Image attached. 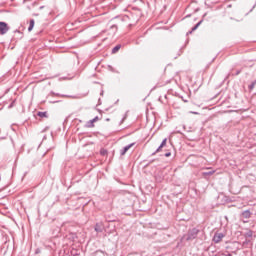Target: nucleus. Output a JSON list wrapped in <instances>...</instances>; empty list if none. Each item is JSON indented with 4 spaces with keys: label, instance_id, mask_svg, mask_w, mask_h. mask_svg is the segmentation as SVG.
Returning a JSON list of instances; mask_svg holds the SVG:
<instances>
[{
    "label": "nucleus",
    "instance_id": "obj_5",
    "mask_svg": "<svg viewBox=\"0 0 256 256\" xmlns=\"http://www.w3.org/2000/svg\"><path fill=\"white\" fill-rule=\"evenodd\" d=\"M242 217L244 219H250L251 218V211L245 210L244 212H242Z\"/></svg>",
    "mask_w": 256,
    "mask_h": 256
},
{
    "label": "nucleus",
    "instance_id": "obj_4",
    "mask_svg": "<svg viewBox=\"0 0 256 256\" xmlns=\"http://www.w3.org/2000/svg\"><path fill=\"white\" fill-rule=\"evenodd\" d=\"M135 145V143H131L127 146H125L121 151H120V155H125V153H127V151H129L131 149V147H133Z\"/></svg>",
    "mask_w": 256,
    "mask_h": 256
},
{
    "label": "nucleus",
    "instance_id": "obj_8",
    "mask_svg": "<svg viewBox=\"0 0 256 256\" xmlns=\"http://www.w3.org/2000/svg\"><path fill=\"white\" fill-rule=\"evenodd\" d=\"M119 49H121V45H117L112 49V53H117L119 51Z\"/></svg>",
    "mask_w": 256,
    "mask_h": 256
},
{
    "label": "nucleus",
    "instance_id": "obj_20",
    "mask_svg": "<svg viewBox=\"0 0 256 256\" xmlns=\"http://www.w3.org/2000/svg\"><path fill=\"white\" fill-rule=\"evenodd\" d=\"M52 94H53V95H57V96H59V94H55V93H53V92H52Z\"/></svg>",
    "mask_w": 256,
    "mask_h": 256
},
{
    "label": "nucleus",
    "instance_id": "obj_6",
    "mask_svg": "<svg viewBox=\"0 0 256 256\" xmlns=\"http://www.w3.org/2000/svg\"><path fill=\"white\" fill-rule=\"evenodd\" d=\"M35 27V20H30V24H29V27H28V31L31 32L33 31V28Z\"/></svg>",
    "mask_w": 256,
    "mask_h": 256
},
{
    "label": "nucleus",
    "instance_id": "obj_2",
    "mask_svg": "<svg viewBox=\"0 0 256 256\" xmlns=\"http://www.w3.org/2000/svg\"><path fill=\"white\" fill-rule=\"evenodd\" d=\"M225 237V234L216 232L213 237L214 243H221L223 241V238Z\"/></svg>",
    "mask_w": 256,
    "mask_h": 256
},
{
    "label": "nucleus",
    "instance_id": "obj_16",
    "mask_svg": "<svg viewBox=\"0 0 256 256\" xmlns=\"http://www.w3.org/2000/svg\"><path fill=\"white\" fill-rule=\"evenodd\" d=\"M165 157H171V152H167V153L165 154Z\"/></svg>",
    "mask_w": 256,
    "mask_h": 256
},
{
    "label": "nucleus",
    "instance_id": "obj_12",
    "mask_svg": "<svg viewBox=\"0 0 256 256\" xmlns=\"http://www.w3.org/2000/svg\"><path fill=\"white\" fill-rule=\"evenodd\" d=\"M199 25H201V21L198 22V23L192 28V31H197V29L199 28Z\"/></svg>",
    "mask_w": 256,
    "mask_h": 256
},
{
    "label": "nucleus",
    "instance_id": "obj_13",
    "mask_svg": "<svg viewBox=\"0 0 256 256\" xmlns=\"http://www.w3.org/2000/svg\"><path fill=\"white\" fill-rule=\"evenodd\" d=\"M100 154H101L103 157H105V155H107V150L101 149V150H100Z\"/></svg>",
    "mask_w": 256,
    "mask_h": 256
},
{
    "label": "nucleus",
    "instance_id": "obj_15",
    "mask_svg": "<svg viewBox=\"0 0 256 256\" xmlns=\"http://www.w3.org/2000/svg\"><path fill=\"white\" fill-rule=\"evenodd\" d=\"M218 256H233V255H231V254H225V253H220Z\"/></svg>",
    "mask_w": 256,
    "mask_h": 256
},
{
    "label": "nucleus",
    "instance_id": "obj_10",
    "mask_svg": "<svg viewBox=\"0 0 256 256\" xmlns=\"http://www.w3.org/2000/svg\"><path fill=\"white\" fill-rule=\"evenodd\" d=\"M37 115L38 117H41V118L47 117V112H38Z\"/></svg>",
    "mask_w": 256,
    "mask_h": 256
},
{
    "label": "nucleus",
    "instance_id": "obj_14",
    "mask_svg": "<svg viewBox=\"0 0 256 256\" xmlns=\"http://www.w3.org/2000/svg\"><path fill=\"white\" fill-rule=\"evenodd\" d=\"M194 232V236H189L188 239H195V237L197 236V230H193Z\"/></svg>",
    "mask_w": 256,
    "mask_h": 256
},
{
    "label": "nucleus",
    "instance_id": "obj_11",
    "mask_svg": "<svg viewBox=\"0 0 256 256\" xmlns=\"http://www.w3.org/2000/svg\"><path fill=\"white\" fill-rule=\"evenodd\" d=\"M256 81L252 82L249 86L250 91H253L255 89Z\"/></svg>",
    "mask_w": 256,
    "mask_h": 256
},
{
    "label": "nucleus",
    "instance_id": "obj_18",
    "mask_svg": "<svg viewBox=\"0 0 256 256\" xmlns=\"http://www.w3.org/2000/svg\"><path fill=\"white\" fill-rule=\"evenodd\" d=\"M36 253H41V250L37 249V250H36Z\"/></svg>",
    "mask_w": 256,
    "mask_h": 256
},
{
    "label": "nucleus",
    "instance_id": "obj_7",
    "mask_svg": "<svg viewBox=\"0 0 256 256\" xmlns=\"http://www.w3.org/2000/svg\"><path fill=\"white\" fill-rule=\"evenodd\" d=\"M95 232L96 233H102L103 232V227H101V225H99V224H96Z\"/></svg>",
    "mask_w": 256,
    "mask_h": 256
},
{
    "label": "nucleus",
    "instance_id": "obj_17",
    "mask_svg": "<svg viewBox=\"0 0 256 256\" xmlns=\"http://www.w3.org/2000/svg\"><path fill=\"white\" fill-rule=\"evenodd\" d=\"M239 73H241V70H238V71L236 72V75H239Z\"/></svg>",
    "mask_w": 256,
    "mask_h": 256
},
{
    "label": "nucleus",
    "instance_id": "obj_9",
    "mask_svg": "<svg viewBox=\"0 0 256 256\" xmlns=\"http://www.w3.org/2000/svg\"><path fill=\"white\" fill-rule=\"evenodd\" d=\"M214 174H215V170L209 171V172H203L204 176H211V175H214Z\"/></svg>",
    "mask_w": 256,
    "mask_h": 256
},
{
    "label": "nucleus",
    "instance_id": "obj_3",
    "mask_svg": "<svg viewBox=\"0 0 256 256\" xmlns=\"http://www.w3.org/2000/svg\"><path fill=\"white\" fill-rule=\"evenodd\" d=\"M167 145V138H165L162 143L160 144V146L157 148V150L153 153V155H155L156 153H160V151L163 149V147H165Z\"/></svg>",
    "mask_w": 256,
    "mask_h": 256
},
{
    "label": "nucleus",
    "instance_id": "obj_1",
    "mask_svg": "<svg viewBox=\"0 0 256 256\" xmlns=\"http://www.w3.org/2000/svg\"><path fill=\"white\" fill-rule=\"evenodd\" d=\"M9 31V25L5 22H0V35H5Z\"/></svg>",
    "mask_w": 256,
    "mask_h": 256
},
{
    "label": "nucleus",
    "instance_id": "obj_19",
    "mask_svg": "<svg viewBox=\"0 0 256 256\" xmlns=\"http://www.w3.org/2000/svg\"><path fill=\"white\" fill-rule=\"evenodd\" d=\"M193 115H197V112H191Z\"/></svg>",
    "mask_w": 256,
    "mask_h": 256
}]
</instances>
